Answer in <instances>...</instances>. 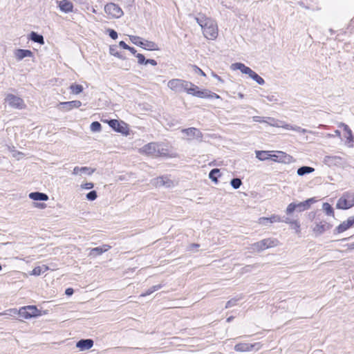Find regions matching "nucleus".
Here are the masks:
<instances>
[{
	"mask_svg": "<svg viewBox=\"0 0 354 354\" xmlns=\"http://www.w3.org/2000/svg\"><path fill=\"white\" fill-rule=\"evenodd\" d=\"M312 214V216L310 215V218L314 220L312 231L316 236L322 235L332 227V225L324 219V215L322 214Z\"/></svg>",
	"mask_w": 354,
	"mask_h": 354,
	"instance_id": "f257e3e1",
	"label": "nucleus"
},
{
	"mask_svg": "<svg viewBox=\"0 0 354 354\" xmlns=\"http://www.w3.org/2000/svg\"><path fill=\"white\" fill-rule=\"evenodd\" d=\"M168 87L174 91L175 92L185 91L190 95L191 92L194 90L192 88H197V86L193 83L180 80V79H172L168 82Z\"/></svg>",
	"mask_w": 354,
	"mask_h": 354,
	"instance_id": "f03ea898",
	"label": "nucleus"
},
{
	"mask_svg": "<svg viewBox=\"0 0 354 354\" xmlns=\"http://www.w3.org/2000/svg\"><path fill=\"white\" fill-rule=\"evenodd\" d=\"M230 68L233 71L239 70L242 73L248 75L251 79L259 85H263L265 84V80L261 76L243 63L236 62L232 64Z\"/></svg>",
	"mask_w": 354,
	"mask_h": 354,
	"instance_id": "7ed1b4c3",
	"label": "nucleus"
},
{
	"mask_svg": "<svg viewBox=\"0 0 354 354\" xmlns=\"http://www.w3.org/2000/svg\"><path fill=\"white\" fill-rule=\"evenodd\" d=\"M203 34L207 39H215L218 37V26L214 19L209 18L203 24Z\"/></svg>",
	"mask_w": 354,
	"mask_h": 354,
	"instance_id": "20e7f679",
	"label": "nucleus"
},
{
	"mask_svg": "<svg viewBox=\"0 0 354 354\" xmlns=\"http://www.w3.org/2000/svg\"><path fill=\"white\" fill-rule=\"evenodd\" d=\"M354 206V193L353 192H345L339 198L336 204L337 209H348Z\"/></svg>",
	"mask_w": 354,
	"mask_h": 354,
	"instance_id": "39448f33",
	"label": "nucleus"
},
{
	"mask_svg": "<svg viewBox=\"0 0 354 354\" xmlns=\"http://www.w3.org/2000/svg\"><path fill=\"white\" fill-rule=\"evenodd\" d=\"M315 201L314 198H308L303 202L298 203H290L286 210L288 215L291 214L294 211L303 212L310 208V205Z\"/></svg>",
	"mask_w": 354,
	"mask_h": 354,
	"instance_id": "423d86ee",
	"label": "nucleus"
},
{
	"mask_svg": "<svg viewBox=\"0 0 354 354\" xmlns=\"http://www.w3.org/2000/svg\"><path fill=\"white\" fill-rule=\"evenodd\" d=\"M279 241L276 239H264L260 241L254 243L251 245V248L256 252H260L266 249L275 247Z\"/></svg>",
	"mask_w": 354,
	"mask_h": 354,
	"instance_id": "0eeeda50",
	"label": "nucleus"
},
{
	"mask_svg": "<svg viewBox=\"0 0 354 354\" xmlns=\"http://www.w3.org/2000/svg\"><path fill=\"white\" fill-rule=\"evenodd\" d=\"M270 151H256V158L259 160L264 161L272 159L274 161H282V158L286 157V153L282 151H277V154H272Z\"/></svg>",
	"mask_w": 354,
	"mask_h": 354,
	"instance_id": "6e6552de",
	"label": "nucleus"
},
{
	"mask_svg": "<svg viewBox=\"0 0 354 354\" xmlns=\"http://www.w3.org/2000/svg\"><path fill=\"white\" fill-rule=\"evenodd\" d=\"M130 40L135 45H137L144 49L149 50H158V45L155 42L147 40H143L141 37L138 36H130Z\"/></svg>",
	"mask_w": 354,
	"mask_h": 354,
	"instance_id": "1a4fd4ad",
	"label": "nucleus"
},
{
	"mask_svg": "<svg viewBox=\"0 0 354 354\" xmlns=\"http://www.w3.org/2000/svg\"><path fill=\"white\" fill-rule=\"evenodd\" d=\"M40 315V310L35 306H26L19 310V315L24 319L37 317Z\"/></svg>",
	"mask_w": 354,
	"mask_h": 354,
	"instance_id": "9d476101",
	"label": "nucleus"
},
{
	"mask_svg": "<svg viewBox=\"0 0 354 354\" xmlns=\"http://www.w3.org/2000/svg\"><path fill=\"white\" fill-rule=\"evenodd\" d=\"M104 12L111 18L115 19H119L124 15L121 8L114 3H106L104 6Z\"/></svg>",
	"mask_w": 354,
	"mask_h": 354,
	"instance_id": "9b49d317",
	"label": "nucleus"
},
{
	"mask_svg": "<svg viewBox=\"0 0 354 354\" xmlns=\"http://www.w3.org/2000/svg\"><path fill=\"white\" fill-rule=\"evenodd\" d=\"M108 124L115 131L121 133L126 136L129 134L128 125L124 122L111 119L108 121Z\"/></svg>",
	"mask_w": 354,
	"mask_h": 354,
	"instance_id": "f8f14e48",
	"label": "nucleus"
},
{
	"mask_svg": "<svg viewBox=\"0 0 354 354\" xmlns=\"http://www.w3.org/2000/svg\"><path fill=\"white\" fill-rule=\"evenodd\" d=\"M5 100L10 106L15 109H22L26 106L23 99L13 94H8Z\"/></svg>",
	"mask_w": 354,
	"mask_h": 354,
	"instance_id": "ddd939ff",
	"label": "nucleus"
},
{
	"mask_svg": "<svg viewBox=\"0 0 354 354\" xmlns=\"http://www.w3.org/2000/svg\"><path fill=\"white\" fill-rule=\"evenodd\" d=\"M260 348V343H239L234 346V350L237 352H248L251 351L253 349L258 351Z\"/></svg>",
	"mask_w": 354,
	"mask_h": 354,
	"instance_id": "4468645a",
	"label": "nucleus"
},
{
	"mask_svg": "<svg viewBox=\"0 0 354 354\" xmlns=\"http://www.w3.org/2000/svg\"><path fill=\"white\" fill-rule=\"evenodd\" d=\"M182 132L189 136L190 139L196 138L199 141H202L203 140V135L202 132L196 128L189 127L187 129H182Z\"/></svg>",
	"mask_w": 354,
	"mask_h": 354,
	"instance_id": "2eb2a0df",
	"label": "nucleus"
},
{
	"mask_svg": "<svg viewBox=\"0 0 354 354\" xmlns=\"http://www.w3.org/2000/svg\"><path fill=\"white\" fill-rule=\"evenodd\" d=\"M82 102L80 100L63 102L59 104V109L63 111H69L75 108L81 106Z\"/></svg>",
	"mask_w": 354,
	"mask_h": 354,
	"instance_id": "dca6fc26",
	"label": "nucleus"
},
{
	"mask_svg": "<svg viewBox=\"0 0 354 354\" xmlns=\"http://www.w3.org/2000/svg\"><path fill=\"white\" fill-rule=\"evenodd\" d=\"M354 225V216H351L341 224H339L335 230V233H342Z\"/></svg>",
	"mask_w": 354,
	"mask_h": 354,
	"instance_id": "f3484780",
	"label": "nucleus"
},
{
	"mask_svg": "<svg viewBox=\"0 0 354 354\" xmlns=\"http://www.w3.org/2000/svg\"><path fill=\"white\" fill-rule=\"evenodd\" d=\"M142 151L149 155L157 156L159 153V145L154 142H150L144 145Z\"/></svg>",
	"mask_w": 354,
	"mask_h": 354,
	"instance_id": "a211bd4d",
	"label": "nucleus"
},
{
	"mask_svg": "<svg viewBox=\"0 0 354 354\" xmlns=\"http://www.w3.org/2000/svg\"><path fill=\"white\" fill-rule=\"evenodd\" d=\"M58 7L60 10L65 13H68L73 12V4L71 1L68 0H62L57 1Z\"/></svg>",
	"mask_w": 354,
	"mask_h": 354,
	"instance_id": "6ab92c4d",
	"label": "nucleus"
},
{
	"mask_svg": "<svg viewBox=\"0 0 354 354\" xmlns=\"http://www.w3.org/2000/svg\"><path fill=\"white\" fill-rule=\"evenodd\" d=\"M93 346V341L91 339H82L76 343V346L80 351H86L92 348Z\"/></svg>",
	"mask_w": 354,
	"mask_h": 354,
	"instance_id": "aec40b11",
	"label": "nucleus"
},
{
	"mask_svg": "<svg viewBox=\"0 0 354 354\" xmlns=\"http://www.w3.org/2000/svg\"><path fill=\"white\" fill-rule=\"evenodd\" d=\"M110 248L111 246L109 245H103L100 247L91 248L89 252V256L95 257L108 251Z\"/></svg>",
	"mask_w": 354,
	"mask_h": 354,
	"instance_id": "412c9836",
	"label": "nucleus"
},
{
	"mask_svg": "<svg viewBox=\"0 0 354 354\" xmlns=\"http://www.w3.org/2000/svg\"><path fill=\"white\" fill-rule=\"evenodd\" d=\"M15 55L18 61H21L25 57H32L33 53L27 49H17L15 52Z\"/></svg>",
	"mask_w": 354,
	"mask_h": 354,
	"instance_id": "4be33fe9",
	"label": "nucleus"
},
{
	"mask_svg": "<svg viewBox=\"0 0 354 354\" xmlns=\"http://www.w3.org/2000/svg\"><path fill=\"white\" fill-rule=\"evenodd\" d=\"M194 91L191 92L190 95L193 96L198 97L199 98H205L209 99V95L210 94V91L208 89H202L200 90L199 87L197 86V88H192Z\"/></svg>",
	"mask_w": 354,
	"mask_h": 354,
	"instance_id": "5701e85b",
	"label": "nucleus"
},
{
	"mask_svg": "<svg viewBox=\"0 0 354 354\" xmlns=\"http://www.w3.org/2000/svg\"><path fill=\"white\" fill-rule=\"evenodd\" d=\"M29 198L36 201H46L48 200V196L46 194L39 192L30 193Z\"/></svg>",
	"mask_w": 354,
	"mask_h": 354,
	"instance_id": "b1692460",
	"label": "nucleus"
},
{
	"mask_svg": "<svg viewBox=\"0 0 354 354\" xmlns=\"http://www.w3.org/2000/svg\"><path fill=\"white\" fill-rule=\"evenodd\" d=\"M281 222V218L278 215H272V216L261 217L259 218V223L262 225H266L268 223H280Z\"/></svg>",
	"mask_w": 354,
	"mask_h": 354,
	"instance_id": "393cba45",
	"label": "nucleus"
},
{
	"mask_svg": "<svg viewBox=\"0 0 354 354\" xmlns=\"http://www.w3.org/2000/svg\"><path fill=\"white\" fill-rule=\"evenodd\" d=\"M341 160L342 158L336 156H326L324 159V163L328 166L336 165L340 163Z\"/></svg>",
	"mask_w": 354,
	"mask_h": 354,
	"instance_id": "a878e982",
	"label": "nucleus"
},
{
	"mask_svg": "<svg viewBox=\"0 0 354 354\" xmlns=\"http://www.w3.org/2000/svg\"><path fill=\"white\" fill-rule=\"evenodd\" d=\"M190 17H193L196 20L197 24L201 27L203 28V24L207 21L209 17H207L205 14L198 12L196 15H194L192 14L189 15Z\"/></svg>",
	"mask_w": 354,
	"mask_h": 354,
	"instance_id": "bb28decb",
	"label": "nucleus"
},
{
	"mask_svg": "<svg viewBox=\"0 0 354 354\" xmlns=\"http://www.w3.org/2000/svg\"><path fill=\"white\" fill-rule=\"evenodd\" d=\"M28 39L31 40L32 41H34L35 43L39 44H44V38L43 35L32 31L29 35H28Z\"/></svg>",
	"mask_w": 354,
	"mask_h": 354,
	"instance_id": "cd10ccee",
	"label": "nucleus"
},
{
	"mask_svg": "<svg viewBox=\"0 0 354 354\" xmlns=\"http://www.w3.org/2000/svg\"><path fill=\"white\" fill-rule=\"evenodd\" d=\"M156 185L158 186H165L170 187L173 185V181L167 176H160L156 179Z\"/></svg>",
	"mask_w": 354,
	"mask_h": 354,
	"instance_id": "c85d7f7f",
	"label": "nucleus"
},
{
	"mask_svg": "<svg viewBox=\"0 0 354 354\" xmlns=\"http://www.w3.org/2000/svg\"><path fill=\"white\" fill-rule=\"evenodd\" d=\"M315 171V169L313 167H309V166H302L300 167L297 171V174L299 176H304L306 174H310Z\"/></svg>",
	"mask_w": 354,
	"mask_h": 354,
	"instance_id": "c756f323",
	"label": "nucleus"
},
{
	"mask_svg": "<svg viewBox=\"0 0 354 354\" xmlns=\"http://www.w3.org/2000/svg\"><path fill=\"white\" fill-rule=\"evenodd\" d=\"M47 270H48V267L46 265L37 266L32 270V274L39 276L41 274L46 272Z\"/></svg>",
	"mask_w": 354,
	"mask_h": 354,
	"instance_id": "7c9ffc66",
	"label": "nucleus"
},
{
	"mask_svg": "<svg viewBox=\"0 0 354 354\" xmlns=\"http://www.w3.org/2000/svg\"><path fill=\"white\" fill-rule=\"evenodd\" d=\"M220 176V169L215 168L210 171L209 173V178L211 179L213 182L217 183L218 182V177Z\"/></svg>",
	"mask_w": 354,
	"mask_h": 354,
	"instance_id": "2f4dec72",
	"label": "nucleus"
},
{
	"mask_svg": "<svg viewBox=\"0 0 354 354\" xmlns=\"http://www.w3.org/2000/svg\"><path fill=\"white\" fill-rule=\"evenodd\" d=\"M162 287V286L161 284H158V285H156V286H151L150 288H149L148 290H147L145 292L142 293L140 295L141 297H146V296H148L151 294H152L153 292H154L156 290H158L159 289H160Z\"/></svg>",
	"mask_w": 354,
	"mask_h": 354,
	"instance_id": "473e14b6",
	"label": "nucleus"
},
{
	"mask_svg": "<svg viewBox=\"0 0 354 354\" xmlns=\"http://www.w3.org/2000/svg\"><path fill=\"white\" fill-rule=\"evenodd\" d=\"M323 210L326 212V215L334 216V209L333 207L328 203H324L322 205Z\"/></svg>",
	"mask_w": 354,
	"mask_h": 354,
	"instance_id": "72a5a7b5",
	"label": "nucleus"
},
{
	"mask_svg": "<svg viewBox=\"0 0 354 354\" xmlns=\"http://www.w3.org/2000/svg\"><path fill=\"white\" fill-rule=\"evenodd\" d=\"M70 89L73 94L77 95L83 91V86L77 84H72L70 86Z\"/></svg>",
	"mask_w": 354,
	"mask_h": 354,
	"instance_id": "f704fd0d",
	"label": "nucleus"
},
{
	"mask_svg": "<svg viewBox=\"0 0 354 354\" xmlns=\"http://www.w3.org/2000/svg\"><path fill=\"white\" fill-rule=\"evenodd\" d=\"M230 185L234 189H237L242 185V181L240 178H234L231 180Z\"/></svg>",
	"mask_w": 354,
	"mask_h": 354,
	"instance_id": "c9c22d12",
	"label": "nucleus"
},
{
	"mask_svg": "<svg viewBox=\"0 0 354 354\" xmlns=\"http://www.w3.org/2000/svg\"><path fill=\"white\" fill-rule=\"evenodd\" d=\"M242 297H237L230 299L225 304V308H229L236 305L237 301H239Z\"/></svg>",
	"mask_w": 354,
	"mask_h": 354,
	"instance_id": "e433bc0d",
	"label": "nucleus"
},
{
	"mask_svg": "<svg viewBox=\"0 0 354 354\" xmlns=\"http://www.w3.org/2000/svg\"><path fill=\"white\" fill-rule=\"evenodd\" d=\"M90 128L93 132H99L101 131L102 125L99 122L95 121L91 124Z\"/></svg>",
	"mask_w": 354,
	"mask_h": 354,
	"instance_id": "4c0bfd02",
	"label": "nucleus"
},
{
	"mask_svg": "<svg viewBox=\"0 0 354 354\" xmlns=\"http://www.w3.org/2000/svg\"><path fill=\"white\" fill-rule=\"evenodd\" d=\"M86 199L88 201H95L97 197L96 191L92 190V191L89 192L88 193L86 194Z\"/></svg>",
	"mask_w": 354,
	"mask_h": 354,
	"instance_id": "58836bf2",
	"label": "nucleus"
},
{
	"mask_svg": "<svg viewBox=\"0 0 354 354\" xmlns=\"http://www.w3.org/2000/svg\"><path fill=\"white\" fill-rule=\"evenodd\" d=\"M94 171H95V169H92L91 167H82L80 174H88V175H91Z\"/></svg>",
	"mask_w": 354,
	"mask_h": 354,
	"instance_id": "ea45409f",
	"label": "nucleus"
},
{
	"mask_svg": "<svg viewBox=\"0 0 354 354\" xmlns=\"http://www.w3.org/2000/svg\"><path fill=\"white\" fill-rule=\"evenodd\" d=\"M136 57L138 58V63L139 64H144L146 65V58L145 57L141 54V53H137L136 55Z\"/></svg>",
	"mask_w": 354,
	"mask_h": 354,
	"instance_id": "a19ab883",
	"label": "nucleus"
},
{
	"mask_svg": "<svg viewBox=\"0 0 354 354\" xmlns=\"http://www.w3.org/2000/svg\"><path fill=\"white\" fill-rule=\"evenodd\" d=\"M106 32L111 39H116L118 38V32L115 30L109 28Z\"/></svg>",
	"mask_w": 354,
	"mask_h": 354,
	"instance_id": "79ce46f5",
	"label": "nucleus"
},
{
	"mask_svg": "<svg viewBox=\"0 0 354 354\" xmlns=\"http://www.w3.org/2000/svg\"><path fill=\"white\" fill-rule=\"evenodd\" d=\"M252 119H253V121L257 122H260V123L265 122V123L269 124V122L268 120H266V118L265 119L260 116H254L252 118Z\"/></svg>",
	"mask_w": 354,
	"mask_h": 354,
	"instance_id": "37998d69",
	"label": "nucleus"
},
{
	"mask_svg": "<svg viewBox=\"0 0 354 354\" xmlns=\"http://www.w3.org/2000/svg\"><path fill=\"white\" fill-rule=\"evenodd\" d=\"M291 227L296 231V232L299 233L300 232V223L297 220L293 223Z\"/></svg>",
	"mask_w": 354,
	"mask_h": 354,
	"instance_id": "c03bdc74",
	"label": "nucleus"
},
{
	"mask_svg": "<svg viewBox=\"0 0 354 354\" xmlns=\"http://www.w3.org/2000/svg\"><path fill=\"white\" fill-rule=\"evenodd\" d=\"M94 187L93 183H86L81 185V188L84 189H91Z\"/></svg>",
	"mask_w": 354,
	"mask_h": 354,
	"instance_id": "a18cd8bd",
	"label": "nucleus"
},
{
	"mask_svg": "<svg viewBox=\"0 0 354 354\" xmlns=\"http://www.w3.org/2000/svg\"><path fill=\"white\" fill-rule=\"evenodd\" d=\"M292 130L303 133L308 132V131L306 129H303L298 126H292Z\"/></svg>",
	"mask_w": 354,
	"mask_h": 354,
	"instance_id": "49530a36",
	"label": "nucleus"
},
{
	"mask_svg": "<svg viewBox=\"0 0 354 354\" xmlns=\"http://www.w3.org/2000/svg\"><path fill=\"white\" fill-rule=\"evenodd\" d=\"M109 52H110V54L113 55V56H115L116 55H118V53H119L118 51L117 47L115 46H113L110 47Z\"/></svg>",
	"mask_w": 354,
	"mask_h": 354,
	"instance_id": "de8ad7c7",
	"label": "nucleus"
},
{
	"mask_svg": "<svg viewBox=\"0 0 354 354\" xmlns=\"http://www.w3.org/2000/svg\"><path fill=\"white\" fill-rule=\"evenodd\" d=\"M295 221L296 220L291 219L289 217H285L284 218H281V222L290 224V225H292Z\"/></svg>",
	"mask_w": 354,
	"mask_h": 354,
	"instance_id": "09e8293b",
	"label": "nucleus"
},
{
	"mask_svg": "<svg viewBox=\"0 0 354 354\" xmlns=\"http://www.w3.org/2000/svg\"><path fill=\"white\" fill-rule=\"evenodd\" d=\"M283 124H284V122L280 121V120H277V122H275V123L269 122V124L270 126L275 127H281V128H283Z\"/></svg>",
	"mask_w": 354,
	"mask_h": 354,
	"instance_id": "8fccbe9b",
	"label": "nucleus"
},
{
	"mask_svg": "<svg viewBox=\"0 0 354 354\" xmlns=\"http://www.w3.org/2000/svg\"><path fill=\"white\" fill-rule=\"evenodd\" d=\"M194 71L196 73L203 75V76H205V73L199 68L197 66H194Z\"/></svg>",
	"mask_w": 354,
	"mask_h": 354,
	"instance_id": "3c124183",
	"label": "nucleus"
},
{
	"mask_svg": "<svg viewBox=\"0 0 354 354\" xmlns=\"http://www.w3.org/2000/svg\"><path fill=\"white\" fill-rule=\"evenodd\" d=\"M221 97L218 94L210 91V94L209 95V99H220Z\"/></svg>",
	"mask_w": 354,
	"mask_h": 354,
	"instance_id": "603ef678",
	"label": "nucleus"
},
{
	"mask_svg": "<svg viewBox=\"0 0 354 354\" xmlns=\"http://www.w3.org/2000/svg\"><path fill=\"white\" fill-rule=\"evenodd\" d=\"M265 97L269 101V102H276L277 100L275 97L274 95H269L267 96H265Z\"/></svg>",
	"mask_w": 354,
	"mask_h": 354,
	"instance_id": "864d4df0",
	"label": "nucleus"
},
{
	"mask_svg": "<svg viewBox=\"0 0 354 354\" xmlns=\"http://www.w3.org/2000/svg\"><path fill=\"white\" fill-rule=\"evenodd\" d=\"M148 64H151L152 66H156L157 62L153 59H146V65Z\"/></svg>",
	"mask_w": 354,
	"mask_h": 354,
	"instance_id": "5fc2aeb1",
	"label": "nucleus"
},
{
	"mask_svg": "<svg viewBox=\"0 0 354 354\" xmlns=\"http://www.w3.org/2000/svg\"><path fill=\"white\" fill-rule=\"evenodd\" d=\"M74 293V290L72 288H68L65 290V294L67 296H71Z\"/></svg>",
	"mask_w": 354,
	"mask_h": 354,
	"instance_id": "6e6d98bb",
	"label": "nucleus"
},
{
	"mask_svg": "<svg viewBox=\"0 0 354 354\" xmlns=\"http://www.w3.org/2000/svg\"><path fill=\"white\" fill-rule=\"evenodd\" d=\"M119 46L124 48V49H126V50H128V48H129V46L127 45L124 41H120L119 42Z\"/></svg>",
	"mask_w": 354,
	"mask_h": 354,
	"instance_id": "4d7b16f0",
	"label": "nucleus"
},
{
	"mask_svg": "<svg viewBox=\"0 0 354 354\" xmlns=\"http://www.w3.org/2000/svg\"><path fill=\"white\" fill-rule=\"evenodd\" d=\"M80 171H81V167H77V166L75 167L73 170V174H74V175L80 174Z\"/></svg>",
	"mask_w": 354,
	"mask_h": 354,
	"instance_id": "13d9d810",
	"label": "nucleus"
},
{
	"mask_svg": "<svg viewBox=\"0 0 354 354\" xmlns=\"http://www.w3.org/2000/svg\"><path fill=\"white\" fill-rule=\"evenodd\" d=\"M34 204H35V207L41 208V209H44L46 207V205L43 203H35Z\"/></svg>",
	"mask_w": 354,
	"mask_h": 354,
	"instance_id": "bf43d9fd",
	"label": "nucleus"
},
{
	"mask_svg": "<svg viewBox=\"0 0 354 354\" xmlns=\"http://www.w3.org/2000/svg\"><path fill=\"white\" fill-rule=\"evenodd\" d=\"M342 126L344 127V130L347 133V134L352 133L351 129L349 128V127L347 124H342Z\"/></svg>",
	"mask_w": 354,
	"mask_h": 354,
	"instance_id": "052dcab7",
	"label": "nucleus"
},
{
	"mask_svg": "<svg viewBox=\"0 0 354 354\" xmlns=\"http://www.w3.org/2000/svg\"><path fill=\"white\" fill-rule=\"evenodd\" d=\"M199 246H200V245L198 243H192V244L189 245V246L188 248V250L192 251L195 248H199Z\"/></svg>",
	"mask_w": 354,
	"mask_h": 354,
	"instance_id": "680f3d73",
	"label": "nucleus"
},
{
	"mask_svg": "<svg viewBox=\"0 0 354 354\" xmlns=\"http://www.w3.org/2000/svg\"><path fill=\"white\" fill-rule=\"evenodd\" d=\"M354 141V137L353 136V133L348 134L347 137V142L348 143H352Z\"/></svg>",
	"mask_w": 354,
	"mask_h": 354,
	"instance_id": "e2e57ef3",
	"label": "nucleus"
},
{
	"mask_svg": "<svg viewBox=\"0 0 354 354\" xmlns=\"http://www.w3.org/2000/svg\"><path fill=\"white\" fill-rule=\"evenodd\" d=\"M292 125H291V124H287L286 122H284V124H283V129H288V130H292Z\"/></svg>",
	"mask_w": 354,
	"mask_h": 354,
	"instance_id": "0e129e2a",
	"label": "nucleus"
},
{
	"mask_svg": "<svg viewBox=\"0 0 354 354\" xmlns=\"http://www.w3.org/2000/svg\"><path fill=\"white\" fill-rule=\"evenodd\" d=\"M128 50H129L133 55H136V50L133 48V47H131L129 46V48H128Z\"/></svg>",
	"mask_w": 354,
	"mask_h": 354,
	"instance_id": "69168bd1",
	"label": "nucleus"
},
{
	"mask_svg": "<svg viewBox=\"0 0 354 354\" xmlns=\"http://www.w3.org/2000/svg\"><path fill=\"white\" fill-rule=\"evenodd\" d=\"M266 120H268L269 122H271V123H275V122H277L278 120H275L274 118H266Z\"/></svg>",
	"mask_w": 354,
	"mask_h": 354,
	"instance_id": "338daca9",
	"label": "nucleus"
},
{
	"mask_svg": "<svg viewBox=\"0 0 354 354\" xmlns=\"http://www.w3.org/2000/svg\"><path fill=\"white\" fill-rule=\"evenodd\" d=\"M115 57H117L121 59H125V57H124L120 53H118V55H116Z\"/></svg>",
	"mask_w": 354,
	"mask_h": 354,
	"instance_id": "774afa93",
	"label": "nucleus"
}]
</instances>
